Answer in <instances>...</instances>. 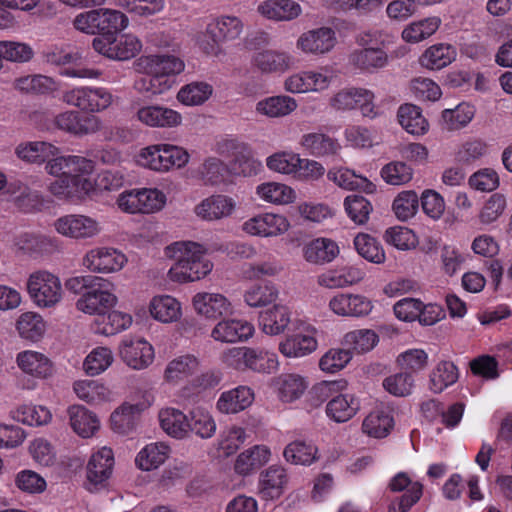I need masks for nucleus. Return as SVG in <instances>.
<instances>
[{
    "label": "nucleus",
    "instance_id": "1",
    "mask_svg": "<svg viewBox=\"0 0 512 512\" xmlns=\"http://www.w3.org/2000/svg\"><path fill=\"white\" fill-rule=\"evenodd\" d=\"M15 155L26 164L42 166L53 180L47 190L59 200L81 203L96 191L92 175L94 160L77 154H62L61 148L49 141H23L15 148Z\"/></svg>",
    "mask_w": 512,
    "mask_h": 512
},
{
    "label": "nucleus",
    "instance_id": "2",
    "mask_svg": "<svg viewBox=\"0 0 512 512\" xmlns=\"http://www.w3.org/2000/svg\"><path fill=\"white\" fill-rule=\"evenodd\" d=\"M134 67L143 73L134 83L140 93L161 95L175 85L174 77L185 69L184 61L173 54H149L136 59Z\"/></svg>",
    "mask_w": 512,
    "mask_h": 512
},
{
    "label": "nucleus",
    "instance_id": "3",
    "mask_svg": "<svg viewBox=\"0 0 512 512\" xmlns=\"http://www.w3.org/2000/svg\"><path fill=\"white\" fill-rule=\"evenodd\" d=\"M206 254L207 248L193 241H177L167 246L165 255L175 260L167 273L169 280L188 283L205 278L213 269V263Z\"/></svg>",
    "mask_w": 512,
    "mask_h": 512
},
{
    "label": "nucleus",
    "instance_id": "4",
    "mask_svg": "<svg viewBox=\"0 0 512 512\" xmlns=\"http://www.w3.org/2000/svg\"><path fill=\"white\" fill-rule=\"evenodd\" d=\"M221 364L239 373L272 374L279 368L275 353L259 347L236 346L226 348L220 355Z\"/></svg>",
    "mask_w": 512,
    "mask_h": 512
},
{
    "label": "nucleus",
    "instance_id": "5",
    "mask_svg": "<svg viewBox=\"0 0 512 512\" xmlns=\"http://www.w3.org/2000/svg\"><path fill=\"white\" fill-rule=\"evenodd\" d=\"M348 386L346 380L322 381L312 388V393L320 400L328 398L326 416L335 423L351 420L360 410L359 399L351 393H341Z\"/></svg>",
    "mask_w": 512,
    "mask_h": 512
},
{
    "label": "nucleus",
    "instance_id": "6",
    "mask_svg": "<svg viewBox=\"0 0 512 512\" xmlns=\"http://www.w3.org/2000/svg\"><path fill=\"white\" fill-rule=\"evenodd\" d=\"M31 120L41 131L60 130L77 137L95 134L103 127V122L99 117L82 116L75 110H65L53 119H50L45 112H35L31 116Z\"/></svg>",
    "mask_w": 512,
    "mask_h": 512
},
{
    "label": "nucleus",
    "instance_id": "7",
    "mask_svg": "<svg viewBox=\"0 0 512 512\" xmlns=\"http://www.w3.org/2000/svg\"><path fill=\"white\" fill-rule=\"evenodd\" d=\"M337 78L332 66L324 65L299 70L287 75L282 82L286 93L296 94H321L328 91Z\"/></svg>",
    "mask_w": 512,
    "mask_h": 512
},
{
    "label": "nucleus",
    "instance_id": "8",
    "mask_svg": "<svg viewBox=\"0 0 512 512\" xmlns=\"http://www.w3.org/2000/svg\"><path fill=\"white\" fill-rule=\"evenodd\" d=\"M166 204L167 195L155 187L124 190L115 201L117 209L129 215L155 214L162 211Z\"/></svg>",
    "mask_w": 512,
    "mask_h": 512
},
{
    "label": "nucleus",
    "instance_id": "9",
    "mask_svg": "<svg viewBox=\"0 0 512 512\" xmlns=\"http://www.w3.org/2000/svg\"><path fill=\"white\" fill-rule=\"evenodd\" d=\"M26 291L31 302L40 309L55 308L64 297V289L59 276L44 269L29 274Z\"/></svg>",
    "mask_w": 512,
    "mask_h": 512
},
{
    "label": "nucleus",
    "instance_id": "10",
    "mask_svg": "<svg viewBox=\"0 0 512 512\" xmlns=\"http://www.w3.org/2000/svg\"><path fill=\"white\" fill-rule=\"evenodd\" d=\"M115 290L116 287L113 282L94 276L88 290L84 291L77 299L76 308L84 314L98 317L118 304L119 298Z\"/></svg>",
    "mask_w": 512,
    "mask_h": 512
},
{
    "label": "nucleus",
    "instance_id": "11",
    "mask_svg": "<svg viewBox=\"0 0 512 512\" xmlns=\"http://www.w3.org/2000/svg\"><path fill=\"white\" fill-rule=\"evenodd\" d=\"M114 100L112 92L101 86H76L65 90L61 95L63 103L88 113L103 112Z\"/></svg>",
    "mask_w": 512,
    "mask_h": 512
},
{
    "label": "nucleus",
    "instance_id": "12",
    "mask_svg": "<svg viewBox=\"0 0 512 512\" xmlns=\"http://www.w3.org/2000/svg\"><path fill=\"white\" fill-rule=\"evenodd\" d=\"M114 466V452L110 447L93 449L85 466L84 488L90 493L106 489L113 475Z\"/></svg>",
    "mask_w": 512,
    "mask_h": 512
},
{
    "label": "nucleus",
    "instance_id": "13",
    "mask_svg": "<svg viewBox=\"0 0 512 512\" xmlns=\"http://www.w3.org/2000/svg\"><path fill=\"white\" fill-rule=\"evenodd\" d=\"M243 30L242 21L235 16H221L207 25L206 32L210 40L200 41V48L209 56L222 60L225 56L221 42L235 40Z\"/></svg>",
    "mask_w": 512,
    "mask_h": 512
},
{
    "label": "nucleus",
    "instance_id": "14",
    "mask_svg": "<svg viewBox=\"0 0 512 512\" xmlns=\"http://www.w3.org/2000/svg\"><path fill=\"white\" fill-rule=\"evenodd\" d=\"M127 264V255L122 250L108 245L90 248L81 259L82 267L94 274H116Z\"/></svg>",
    "mask_w": 512,
    "mask_h": 512
},
{
    "label": "nucleus",
    "instance_id": "15",
    "mask_svg": "<svg viewBox=\"0 0 512 512\" xmlns=\"http://www.w3.org/2000/svg\"><path fill=\"white\" fill-rule=\"evenodd\" d=\"M93 49L100 55L116 61H126L142 50L141 40L132 33L97 36L92 41Z\"/></svg>",
    "mask_w": 512,
    "mask_h": 512
},
{
    "label": "nucleus",
    "instance_id": "16",
    "mask_svg": "<svg viewBox=\"0 0 512 512\" xmlns=\"http://www.w3.org/2000/svg\"><path fill=\"white\" fill-rule=\"evenodd\" d=\"M52 227L62 237L76 241L94 239L103 230L97 218L82 213L62 215L54 220Z\"/></svg>",
    "mask_w": 512,
    "mask_h": 512
},
{
    "label": "nucleus",
    "instance_id": "17",
    "mask_svg": "<svg viewBox=\"0 0 512 512\" xmlns=\"http://www.w3.org/2000/svg\"><path fill=\"white\" fill-rule=\"evenodd\" d=\"M292 228L289 218L280 212H260L246 219L241 229L252 237L271 239L286 235Z\"/></svg>",
    "mask_w": 512,
    "mask_h": 512
},
{
    "label": "nucleus",
    "instance_id": "18",
    "mask_svg": "<svg viewBox=\"0 0 512 512\" xmlns=\"http://www.w3.org/2000/svg\"><path fill=\"white\" fill-rule=\"evenodd\" d=\"M118 352L123 363L136 371L147 369L155 360L153 345L142 336L124 337L118 345Z\"/></svg>",
    "mask_w": 512,
    "mask_h": 512
},
{
    "label": "nucleus",
    "instance_id": "19",
    "mask_svg": "<svg viewBox=\"0 0 512 512\" xmlns=\"http://www.w3.org/2000/svg\"><path fill=\"white\" fill-rule=\"evenodd\" d=\"M337 35L333 28L321 26L302 32L296 40V49L307 56H324L334 50Z\"/></svg>",
    "mask_w": 512,
    "mask_h": 512
},
{
    "label": "nucleus",
    "instance_id": "20",
    "mask_svg": "<svg viewBox=\"0 0 512 512\" xmlns=\"http://www.w3.org/2000/svg\"><path fill=\"white\" fill-rule=\"evenodd\" d=\"M318 330L311 324H302L279 343V351L286 358H302L318 348Z\"/></svg>",
    "mask_w": 512,
    "mask_h": 512
},
{
    "label": "nucleus",
    "instance_id": "21",
    "mask_svg": "<svg viewBox=\"0 0 512 512\" xmlns=\"http://www.w3.org/2000/svg\"><path fill=\"white\" fill-rule=\"evenodd\" d=\"M17 368L34 380H48L55 375L56 367L48 354L34 349H26L16 354Z\"/></svg>",
    "mask_w": 512,
    "mask_h": 512
},
{
    "label": "nucleus",
    "instance_id": "22",
    "mask_svg": "<svg viewBox=\"0 0 512 512\" xmlns=\"http://www.w3.org/2000/svg\"><path fill=\"white\" fill-rule=\"evenodd\" d=\"M192 307L197 315L206 320H220L234 313L232 301L219 292H198L192 297Z\"/></svg>",
    "mask_w": 512,
    "mask_h": 512
},
{
    "label": "nucleus",
    "instance_id": "23",
    "mask_svg": "<svg viewBox=\"0 0 512 512\" xmlns=\"http://www.w3.org/2000/svg\"><path fill=\"white\" fill-rule=\"evenodd\" d=\"M328 308L339 317L361 318L368 316L374 305L370 298L362 294L341 292L330 298Z\"/></svg>",
    "mask_w": 512,
    "mask_h": 512
},
{
    "label": "nucleus",
    "instance_id": "24",
    "mask_svg": "<svg viewBox=\"0 0 512 512\" xmlns=\"http://www.w3.org/2000/svg\"><path fill=\"white\" fill-rule=\"evenodd\" d=\"M254 325L242 318H221L210 332V337L219 343H243L253 337Z\"/></svg>",
    "mask_w": 512,
    "mask_h": 512
},
{
    "label": "nucleus",
    "instance_id": "25",
    "mask_svg": "<svg viewBox=\"0 0 512 512\" xmlns=\"http://www.w3.org/2000/svg\"><path fill=\"white\" fill-rule=\"evenodd\" d=\"M237 209V201L225 194H213L201 200L193 209L194 214L207 222L231 217Z\"/></svg>",
    "mask_w": 512,
    "mask_h": 512
},
{
    "label": "nucleus",
    "instance_id": "26",
    "mask_svg": "<svg viewBox=\"0 0 512 512\" xmlns=\"http://www.w3.org/2000/svg\"><path fill=\"white\" fill-rule=\"evenodd\" d=\"M251 64L263 74H284L294 67L295 58L287 51L263 49L253 54Z\"/></svg>",
    "mask_w": 512,
    "mask_h": 512
},
{
    "label": "nucleus",
    "instance_id": "27",
    "mask_svg": "<svg viewBox=\"0 0 512 512\" xmlns=\"http://www.w3.org/2000/svg\"><path fill=\"white\" fill-rule=\"evenodd\" d=\"M136 119L150 128H175L182 124V115L167 106L149 104L138 108Z\"/></svg>",
    "mask_w": 512,
    "mask_h": 512
},
{
    "label": "nucleus",
    "instance_id": "28",
    "mask_svg": "<svg viewBox=\"0 0 512 512\" xmlns=\"http://www.w3.org/2000/svg\"><path fill=\"white\" fill-rule=\"evenodd\" d=\"M223 146L235 152V158L230 166L232 176L253 177L262 171V162L254 157L252 149L247 144L231 139L224 141Z\"/></svg>",
    "mask_w": 512,
    "mask_h": 512
},
{
    "label": "nucleus",
    "instance_id": "29",
    "mask_svg": "<svg viewBox=\"0 0 512 512\" xmlns=\"http://www.w3.org/2000/svg\"><path fill=\"white\" fill-rule=\"evenodd\" d=\"M257 13L273 22H291L303 14V7L296 0H263L256 8Z\"/></svg>",
    "mask_w": 512,
    "mask_h": 512
},
{
    "label": "nucleus",
    "instance_id": "30",
    "mask_svg": "<svg viewBox=\"0 0 512 512\" xmlns=\"http://www.w3.org/2000/svg\"><path fill=\"white\" fill-rule=\"evenodd\" d=\"M272 456L271 449L264 444H256L240 452L233 464L235 474L247 477L266 465Z\"/></svg>",
    "mask_w": 512,
    "mask_h": 512
},
{
    "label": "nucleus",
    "instance_id": "31",
    "mask_svg": "<svg viewBox=\"0 0 512 512\" xmlns=\"http://www.w3.org/2000/svg\"><path fill=\"white\" fill-rule=\"evenodd\" d=\"M148 313L158 323H177L183 316L182 303L170 294H156L149 300Z\"/></svg>",
    "mask_w": 512,
    "mask_h": 512
},
{
    "label": "nucleus",
    "instance_id": "32",
    "mask_svg": "<svg viewBox=\"0 0 512 512\" xmlns=\"http://www.w3.org/2000/svg\"><path fill=\"white\" fill-rule=\"evenodd\" d=\"M348 64L355 70L374 73L389 64V56L383 47L357 48L349 54Z\"/></svg>",
    "mask_w": 512,
    "mask_h": 512
},
{
    "label": "nucleus",
    "instance_id": "33",
    "mask_svg": "<svg viewBox=\"0 0 512 512\" xmlns=\"http://www.w3.org/2000/svg\"><path fill=\"white\" fill-rule=\"evenodd\" d=\"M69 426L82 439L94 437L101 427L97 414L81 404H73L67 409Z\"/></svg>",
    "mask_w": 512,
    "mask_h": 512
},
{
    "label": "nucleus",
    "instance_id": "34",
    "mask_svg": "<svg viewBox=\"0 0 512 512\" xmlns=\"http://www.w3.org/2000/svg\"><path fill=\"white\" fill-rule=\"evenodd\" d=\"M132 324L133 317L130 313L112 308L93 320L91 330L96 335L111 337L127 331Z\"/></svg>",
    "mask_w": 512,
    "mask_h": 512
},
{
    "label": "nucleus",
    "instance_id": "35",
    "mask_svg": "<svg viewBox=\"0 0 512 512\" xmlns=\"http://www.w3.org/2000/svg\"><path fill=\"white\" fill-rule=\"evenodd\" d=\"M255 195L258 200L273 206H289L297 200V192L291 185L273 180L258 184Z\"/></svg>",
    "mask_w": 512,
    "mask_h": 512
},
{
    "label": "nucleus",
    "instance_id": "36",
    "mask_svg": "<svg viewBox=\"0 0 512 512\" xmlns=\"http://www.w3.org/2000/svg\"><path fill=\"white\" fill-rule=\"evenodd\" d=\"M390 488L395 492L407 489L399 499L391 502L390 512H407L420 499L423 490L421 483L412 482L408 475L403 472L392 478Z\"/></svg>",
    "mask_w": 512,
    "mask_h": 512
},
{
    "label": "nucleus",
    "instance_id": "37",
    "mask_svg": "<svg viewBox=\"0 0 512 512\" xmlns=\"http://www.w3.org/2000/svg\"><path fill=\"white\" fill-rule=\"evenodd\" d=\"M255 400L252 388L239 385L220 394L216 401V410L225 415L237 414L249 408Z\"/></svg>",
    "mask_w": 512,
    "mask_h": 512
},
{
    "label": "nucleus",
    "instance_id": "38",
    "mask_svg": "<svg viewBox=\"0 0 512 512\" xmlns=\"http://www.w3.org/2000/svg\"><path fill=\"white\" fill-rule=\"evenodd\" d=\"M364 277L365 272L359 266L343 265L321 273L317 283L329 289L345 288L361 282Z\"/></svg>",
    "mask_w": 512,
    "mask_h": 512
},
{
    "label": "nucleus",
    "instance_id": "39",
    "mask_svg": "<svg viewBox=\"0 0 512 512\" xmlns=\"http://www.w3.org/2000/svg\"><path fill=\"white\" fill-rule=\"evenodd\" d=\"M327 178L337 187L347 191L360 190L366 194H373L377 190L376 185L367 177L344 166L330 168L327 172Z\"/></svg>",
    "mask_w": 512,
    "mask_h": 512
},
{
    "label": "nucleus",
    "instance_id": "40",
    "mask_svg": "<svg viewBox=\"0 0 512 512\" xmlns=\"http://www.w3.org/2000/svg\"><path fill=\"white\" fill-rule=\"evenodd\" d=\"M82 53L78 50L65 48L58 64L59 74L68 78L97 80L102 72L83 63Z\"/></svg>",
    "mask_w": 512,
    "mask_h": 512
},
{
    "label": "nucleus",
    "instance_id": "41",
    "mask_svg": "<svg viewBox=\"0 0 512 512\" xmlns=\"http://www.w3.org/2000/svg\"><path fill=\"white\" fill-rule=\"evenodd\" d=\"M77 398L89 405H102L113 400V393L102 380L79 379L73 383Z\"/></svg>",
    "mask_w": 512,
    "mask_h": 512
},
{
    "label": "nucleus",
    "instance_id": "42",
    "mask_svg": "<svg viewBox=\"0 0 512 512\" xmlns=\"http://www.w3.org/2000/svg\"><path fill=\"white\" fill-rule=\"evenodd\" d=\"M297 108L298 101L289 93L268 96L255 104L256 114L270 119L287 117Z\"/></svg>",
    "mask_w": 512,
    "mask_h": 512
},
{
    "label": "nucleus",
    "instance_id": "43",
    "mask_svg": "<svg viewBox=\"0 0 512 512\" xmlns=\"http://www.w3.org/2000/svg\"><path fill=\"white\" fill-rule=\"evenodd\" d=\"M278 399L285 404H291L299 400L307 390L309 382L307 378L299 374H282L273 380Z\"/></svg>",
    "mask_w": 512,
    "mask_h": 512
},
{
    "label": "nucleus",
    "instance_id": "44",
    "mask_svg": "<svg viewBox=\"0 0 512 512\" xmlns=\"http://www.w3.org/2000/svg\"><path fill=\"white\" fill-rule=\"evenodd\" d=\"M161 429L169 437L183 440L189 437V415L174 407H163L158 412Z\"/></svg>",
    "mask_w": 512,
    "mask_h": 512
},
{
    "label": "nucleus",
    "instance_id": "45",
    "mask_svg": "<svg viewBox=\"0 0 512 512\" xmlns=\"http://www.w3.org/2000/svg\"><path fill=\"white\" fill-rule=\"evenodd\" d=\"M171 448L163 441L151 442L142 447L135 457L136 467L150 472L161 467L170 457Z\"/></svg>",
    "mask_w": 512,
    "mask_h": 512
},
{
    "label": "nucleus",
    "instance_id": "46",
    "mask_svg": "<svg viewBox=\"0 0 512 512\" xmlns=\"http://www.w3.org/2000/svg\"><path fill=\"white\" fill-rule=\"evenodd\" d=\"M457 57L456 48L447 43H436L427 47L418 58L419 65L430 71L449 66Z\"/></svg>",
    "mask_w": 512,
    "mask_h": 512
},
{
    "label": "nucleus",
    "instance_id": "47",
    "mask_svg": "<svg viewBox=\"0 0 512 512\" xmlns=\"http://www.w3.org/2000/svg\"><path fill=\"white\" fill-rule=\"evenodd\" d=\"M288 483L286 470L277 465H272L263 471L259 478V493L265 500L280 498Z\"/></svg>",
    "mask_w": 512,
    "mask_h": 512
},
{
    "label": "nucleus",
    "instance_id": "48",
    "mask_svg": "<svg viewBox=\"0 0 512 512\" xmlns=\"http://www.w3.org/2000/svg\"><path fill=\"white\" fill-rule=\"evenodd\" d=\"M291 321V312L286 305L274 304L259 314L258 325L260 330L269 336L283 333Z\"/></svg>",
    "mask_w": 512,
    "mask_h": 512
},
{
    "label": "nucleus",
    "instance_id": "49",
    "mask_svg": "<svg viewBox=\"0 0 512 512\" xmlns=\"http://www.w3.org/2000/svg\"><path fill=\"white\" fill-rule=\"evenodd\" d=\"M380 337L378 333L369 328L354 329L346 332L342 339L341 345L349 350L350 355H363L372 351L379 343Z\"/></svg>",
    "mask_w": 512,
    "mask_h": 512
},
{
    "label": "nucleus",
    "instance_id": "50",
    "mask_svg": "<svg viewBox=\"0 0 512 512\" xmlns=\"http://www.w3.org/2000/svg\"><path fill=\"white\" fill-rule=\"evenodd\" d=\"M200 363V359L194 354L176 356L167 363L163 378L169 384H178L192 376L200 367Z\"/></svg>",
    "mask_w": 512,
    "mask_h": 512
},
{
    "label": "nucleus",
    "instance_id": "51",
    "mask_svg": "<svg viewBox=\"0 0 512 512\" xmlns=\"http://www.w3.org/2000/svg\"><path fill=\"white\" fill-rule=\"evenodd\" d=\"M442 20L439 16H429L407 24L401 39L408 44H418L433 36L440 28Z\"/></svg>",
    "mask_w": 512,
    "mask_h": 512
},
{
    "label": "nucleus",
    "instance_id": "52",
    "mask_svg": "<svg viewBox=\"0 0 512 512\" xmlns=\"http://www.w3.org/2000/svg\"><path fill=\"white\" fill-rule=\"evenodd\" d=\"M394 426V419L388 408L380 407L372 410L363 420L362 431L369 437L384 438Z\"/></svg>",
    "mask_w": 512,
    "mask_h": 512
},
{
    "label": "nucleus",
    "instance_id": "53",
    "mask_svg": "<svg viewBox=\"0 0 512 512\" xmlns=\"http://www.w3.org/2000/svg\"><path fill=\"white\" fill-rule=\"evenodd\" d=\"M304 258L313 264H324L333 261L339 254L337 243L329 238H316L304 246Z\"/></svg>",
    "mask_w": 512,
    "mask_h": 512
},
{
    "label": "nucleus",
    "instance_id": "54",
    "mask_svg": "<svg viewBox=\"0 0 512 512\" xmlns=\"http://www.w3.org/2000/svg\"><path fill=\"white\" fill-rule=\"evenodd\" d=\"M398 122L409 134L422 136L429 130V123L421 109L414 104L401 105L397 112Z\"/></svg>",
    "mask_w": 512,
    "mask_h": 512
},
{
    "label": "nucleus",
    "instance_id": "55",
    "mask_svg": "<svg viewBox=\"0 0 512 512\" xmlns=\"http://www.w3.org/2000/svg\"><path fill=\"white\" fill-rule=\"evenodd\" d=\"M114 361L115 356L110 347L97 346L85 356L82 370L87 376L96 377L106 372Z\"/></svg>",
    "mask_w": 512,
    "mask_h": 512
},
{
    "label": "nucleus",
    "instance_id": "56",
    "mask_svg": "<svg viewBox=\"0 0 512 512\" xmlns=\"http://www.w3.org/2000/svg\"><path fill=\"white\" fill-rule=\"evenodd\" d=\"M278 296V288L272 282L254 283L245 289L243 300L250 308H261L274 303Z\"/></svg>",
    "mask_w": 512,
    "mask_h": 512
},
{
    "label": "nucleus",
    "instance_id": "57",
    "mask_svg": "<svg viewBox=\"0 0 512 512\" xmlns=\"http://www.w3.org/2000/svg\"><path fill=\"white\" fill-rule=\"evenodd\" d=\"M14 88L22 93L51 94L59 90L60 85L52 77L46 75H26L14 81Z\"/></svg>",
    "mask_w": 512,
    "mask_h": 512
},
{
    "label": "nucleus",
    "instance_id": "58",
    "mask_svg": "<svg viewBox=\"0 0 512 512\" xmlns=\"http://www.w3.org/2000/svg\"><path fill=\"white\" fill-rule=\"evenodd\" d=\"M15 328L22 339L36 342L44 335L46 323L37 312L26 311L17 318Z\"/></svg>",
    "mask_w": 512,
    "mask_h": 512
},
{
    "label": "nucleus",
    "instance_id": "59",
    "mask_svg": "<svg viewBox=\"0 0 512 512\" xmlns=\"http://www.w3.org/2000/svg\"><path fill=\"white\" fill-rule=\"evenodd\" d=\"M199 173L201 180L206 185L219 186L232 182L230 179L231 168L216 157L207 158L201 165Z\"/></svg>",
    "mask_w": 512,
    "mask_h": 512
},
{
    "label": "nucleus",
    "instance_id": "60",
    "mask_svg": "<svg viewBox=\"0 0 512 512\" xmlns=\"http://www.w3.org/2000/svg\"><path fill=\"white\" fill-rule=\"evenodd\" d=\"M189 435L193 433L201 439L214 436L217 425L211 412L204 407H195L189 412Z\"/></svg>",
    "mask_w": 512,
    "mask_h": 512
},
{
    "label": "nucleus",
    "instance_id": "61",
    "mask_svg": "<svg viewBox=\"0 0 512 512\" xmlns=\"http://www.w3.org/2000/svg\"><path fill=\"white\" fill-rule=\"evenodd\" d=\"M283 456L291 464L309 466L318 460V448L311 442L295 440L285 447Z\"/></svg>",
    "mask_w": 512,
    "mask_h": 512
},
{
    "label": "nucleus",
    "instance_id": "62",
    "mask_svg": "<svg viewBox=\"0 0 512 512\" xmlns=\"http://www.w3.org/2000/svg\"><path fill=\"white\" fill-rule=\"evenodd\" d=\"M12 416L18 422L28 426H43L52 420V413L48 407L32 403L19 405L12 412Z\"/></svg>",
    "mask_w": 512,
    "mask_h": 512
},
{
    "label": "nucleus",
    "instance_id": "63",
    "mask_svg": "<svg viewBox=\"0 0 512 512\" xmlns=\"http://www.w3.org/2000/svg\"><path fill=\"white\" fill-rule=\"evenodd\" d=\"M300 145L315 156L336 154L341 149V145L336 139L323 133L304 134L301 138Z\"/></svg>",
    "mask_w": 512,
    "mask_h": 512
},
{
    "label": "nucleus",
    "instance_id": "64",
    "mask_svg": "<svg viewBox=\"0 0 512 512\" xmlns=\"http://www.w3.org/2000/svg\"><path fill=\"white\" fill-rule=\"evenodd\" d=\"M212 94L213 87L211 84L195 81L181 87L176 98L181 104L192 107L204 104Z\"/></svg>",
    "mask_w": 512,
    "mask_h": 512
}]
</instances>
